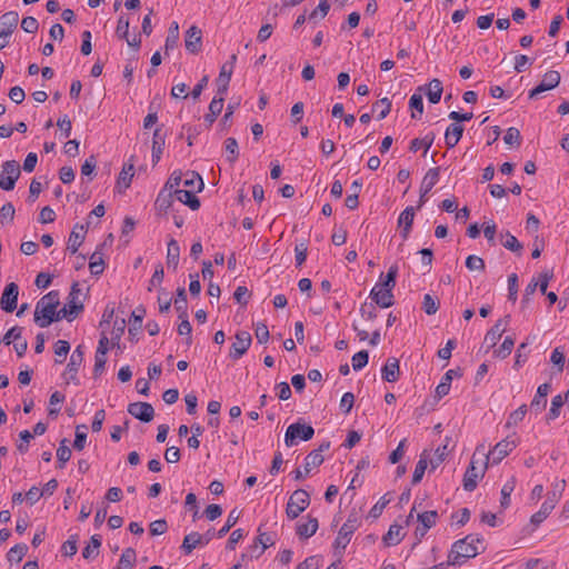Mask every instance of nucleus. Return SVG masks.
I'll return each instance as SVG.
<instances>
[{
	"label": "nucleus",
	"instance_id": "7ed1b4c3",
	"mask_svg": "<svg viewBox=\"0 0 569 569\" xmlns=\"http://www.w3.org/2000/svg\"><path fill=\"white\" fill-rule=\"evenodd\" d=\"M517 447L516 440L507 437L506 439L499 441L492 450L486 452V448L483 445L478 446L476 449L477 452H481V455L486 458L485 467L488 466V462L491 460L492 463H499L505 457H507L515 448Z\"/></svg>",
	"mask_w": 569,
	"mask_h": 569
},
{
	"label": "nucleus",
	"instance_id": "9b49d317",
	"mask_svg": "<svg viewBox=\"0 0 569 569\" xmlns=\"http://www.w3.org/2000/svg\"><path fill=\"white\" fill-rule=\"evenodd\" d=\"M236 341L231 345L229 356L233 360L240 359L249 349L252 342L251 335L248 331L236 333Z\"/></svg>",
	"mask_w": 569,
	"mask_h": 569
},
{
	"label": "nucleus",
	"instance_id": "7c9ffc66",
	"mask_svg": "<svg viewBox=\"0 0 569 569\" xmlns=\"http://www.w3.org/2000/svg\"><path fill=\"white\" fill-rule=\"evenodd\" d=\"M319 523L318 519L311 516H308L307 522H299L297 526V535L300 538H310L313 536L318 530Z\"/></svg>",
	"mask_w": 569,
	"mask_h": 569
},
{
	"label": "nucleus",
	"instance_id": "f257e3e1",
	"mask_svg": "<svg viewBox=\"0 0 569 569\" xmlns=\"http://www.w3.org/2000/svg\"><path fill=\"white\" fill-rule=\"evenodd\" d=\"M482 538L473 535L457 540L448 555L447 565L460 566L467 559L475 558L479 553L478 545H482Z\"/></svg>",
	"mask_w": 569,
	"mask_h": 569
},
{
	"label": "nucleus",
	"instance_id": "4d7b16f0",
	"mask_svg": "<svg viewBox=\"0 0 569 569\" xmlns=\"http://www.w3.org/2000/svg\"><path fill=\"white\" fill-rule=\"evenodd\" d=\"M449 442L450 439L446 438V443L436 449V458L430 460L431 469H436L445 460V457L450 451Z\"/></svg>",
	"mask_w": 569,
	"mask_h": 569
},
{
	"label": "nucleus",
	"instance_id": "ddd939ff",
	"mask_svg": "<svg viewBox=\"0 0 569 569\" xmlns=\"http://www.w3.org/2000/svg\"><path fill=\"white\" fill-rule=\"evenodd\" d=\"M476 452L472 456L470 466L467 468L465 476H463V489L466 491H473L478 485V479L482 478L485 476V470L487 467L483 466L482 469L478 470L475 466L476 463Z\"/></svg>",
	"mask_w": 569,
	"mask_h": 569
},
{
	"label": "nucleus",
	"instance_id": "603ef678",
	"mask_svg": "<svg viewBox=\"0 0 569 569\" xmlns=\"http://www.w3.org/2000/svg\"><path fill=\"white\" fill-rule=\"evenodd\" d=\"M560 80V73L556 70H550L543 74L540 83H542L548 90H551L559 86Z\"/></svg>",
	"mask_w": 569,
	"mask_h": 569
},
{
	"label": "nucleus",
	"instance_id": "a19ab883",
	"mask_svg": "<svg viewBox=\"0 0 569 569\" xmlns=\"http://www.w3.org/2000/svg\"><path fill=\"white\" fill-rule=\"evenodd\" d=\"M428 457H429V455L425 450L421 453L420 459L417 462L415 471H413V475H412V483L413 485H417V483H419L422 480L425 471H426V469L428 467Z\"/></svg>",
	"mask_w": 569,
	"mask_h": 569
},
{
	"label": "nucleus",
	"instance_id": "0e129e2a",
	"mask_svg": "<svg viewBox=\"0 0 569 569\" xmlns=\"http://www.w3.org/2000/svg\"><path fill=\"white\" fill-rule=\"evenodd\" d=\"M409 107L413 110L411 113V118L417 119V113L419 117L423 113V100L420 93H413L409 100Z\"/></svg>",
	"mask_w": 569,
	"mask_h": 569
},
{
	"label": "nucleus",
	"instance_id": "dca6fc26",
	"mask_svg": "<svg viewBox=\"0 0 569 569\" xmlns=\"http://www.w3.org/2000/svg\"><path fill=\"white\" fill-rule=\"evenodd\" d=\"M558 500H559V495L556 491H552L551 493H549L546 501L542 503L541 508L539 509V511H537L536 513H533L531 516V519H530L531 523L535 526H539L553 510Z\"/></svg>",
	"mask_w": 569,
	"mask_h": 569
},
{
	"label": "nucleus",
	"instance_id": "864d4df0",
	"mask_svg": "<svg viewBox=\"0 0 569 569\" xmlns=\"http://www.w3.org/2000/svg\"><path fill=\"white\" fill-rule=\"evenodd\" d=\"M439 307H440V301L438 298H436L429 293L425 295L423 301H422V309L427 315H429V316L435 315L438 311Z\"/></svg>",
	"mask_w": 569,
	"mask_h": 569
},
{
	"label": "nucleus",
	"instance_id": "9d476101",
	"mask_svg": "<svg viewBox=\"0 0 569 569\" xmlns=\"http://www.w3.org/2000/svg\"><path fill=\"white\" fill-rule=\"evenodd\" d=\"M21 333H22V328L14 326L7 331V333L4 335V337L2 339V341L6 345H11V343L13 345V348H14L18 357H22L26 353L27 348H28V342L26 339H23L21 337Z\"/></svg>",
	"mask_w": 569,
	"mask_h": 569
},
{
	"label": "nucleus",
	"instance_id": "2eb2a0df",
	"mask_svg": "<svg viewBox=\"0 0 569 569\" xmlns=\"http://www.w3.org/2000/svg\"><path fill=\"white\" fill-rule=\"evenodd\" d=\"M440 168H431L425 174L421 187H420V198L418 203V209H420L426 202V196L431 191V189L437 184L439 180Z\"/></svg>",
	"mask_w": 569,
	"mask_h": 569
},
{
	"label": "nucleus",
	"instance_id": "bb28decb",
	"mask_svg": "<svg viewBox=\"0 0 569 569\" xmlns=\"http://www.w3.org/2000/svg\"><path fill=\"white\" fill-rule=\"evenodd\" d=\"M86 234V227L82 224H76L71 231L68 240L67 249L74 254L79 247L82 244Z\"/></svg>",
	"mask_w": 569,
	"mask_h": 569
},
{
	"label": "nucleus",
	"instance_id": "69168bd1",
	"mask_svg": "<svg viewBox=\"0 0 569 569\" xmlns=\"http://www.w3.org/2000/svg\"><path fill=\"white\" fill-rule=\"evenodd\" d=\"M129 26H130L129 18L126 17L124 14H121L118 19V23H117V28H116V33L120 39L128 40Z\"/></svg>",
	"mask_w": 569,
	"mask_h": 569
},
{
	"label": "nucleus",
	"instance_id": "39448f33",
	"mask_svg": "<svg viewBox=\"0 0 569 569\" xmlns=\"http://www.w3.org/2000/svg\"><path fill=\"white\" fill-rule=\"evenodd\" d=\"M329 448L330 442L325 441L317 449L310 451L305 459L303 471L298 468L292 472L295 480H302L312 470V468L319 467L323 462L322 452Z\"/></svg>",
	"mask_w": 569,
	"mask_h": 569
},
{
	"label": "nucleus",
	"instance_id": "58836bf2",
	"mask_svg": "<svg viewBox=\"0 0 569 569\" xmlns=\"http://www.w3.org/2000/svg\"><path fill=\"white\" fill-rule=\"evenodd\" d=\"M443 88L442 82L439 79H432L429 82L427 97L429 102L431 103H438L441 99Z\"/></svg>",
	"mask_w": 569,
	"mask_h": 569
},
{
	"label": "nucleus",
	"instance_id": "5fc2aeb1",
	"mask_svg": "<svg viewBox=\"0 0 569 569\" xmlns=\"http://www.w3.org/2000/svg\"><path fill=\"white\" fill-rule=\"evenodd\" d=\"M418 521L421 523V526L423 527V530L425 529H430L431 527H433L437 522V519H438V512L435 511V510H431V511H425L422 513H419L418 515Z\"/></svg>",
	"mask_w": 569,
	"mask_h": 569
},
{
	"label": "nucleus",
	"instance_id": "37998d69",
	"mask_svg": "<svg viewBox=\"0 0 569 569\" xmlns=\"http://www.w3.org/2000/svg\"><path fill=\"white\" fill-rule=\"evenodd\" d=\"M173 196L174 194L172 192L164 191V189H162L156 199V208L166 212L172 206Z\"/></svg>",
	"mask_w": 569,
	"mask_h": 569
},
{
	"label": "nucleus",
	"instance_id": "f03ea898",
	"mask_svg": "<svg viewBox=\"0 0 569 569\" xmlns=\"http://www.w3.org/2000/svg\"><path fill=\"white\" fill-rule=\"evenodd\" d=\"M60 303L59 291L52 290L44 295L36 305L34 322L46 328L57 321L56 309Z\"/></svg>",
	"mask_w": 569,
	"mask_h": 569
},
{
	"label": "nucleus",
	"instance_id": "aec40b11",
	"mask_svg": "<svg viewBox=\"0 0 569 569\" xmlns=\"http://www.w3.org/2000/svg\"><path fill=\"white\" fill-rule=\"evenodd\" d=\"M202 33L197 26H191L186 32L184 46L190 53H198L201 48Z\"/></svg>",
	"mask_w": 569,
	"mask_h": 569
},
{
	"label": "nucleus",
	"instance_id": "13d9d810",
	"mask_svg": "<svg viewBox=\"0 0 569 569\" xmlns=\"http://www.w3.org/2000/svg\"><path fill=\"white\" fill-rule=\"evenodd\" d=\"M516 480L512 478L511 480L507 481L502 488H501V501L500 505L502 508H507L510 505V495L515 490Z\"/></svg>",
	"mask_w": 569,
	"mask_h": 569
},
{
	"label": "nucleus",
	"instance_id": "f8f14e48",
	"mask_svg": "<svg viewBox=\"0 0 569 569\" xmlns=\"http://www.w3.org/2000/svg\"><path fill=\"white\" fill-rule=\"evenodd\" d=\"M18 296H19L18 284L16 282L8 283L1 295V298H0L1 308L6 312L14 311L17 308Z\"/></svg>",
	"mask_w": 569,
	"mask_h": 569
},
{
	"label": "nucleus",
	"instance_id": "4c0bfd02",
	"mask_svg": "<svg viewBox=\"0 0 569 569\" xmlns=\"http://www.w3.org/2000/svg\"><path fill=\"white\" fill-rule=\"evenodd\" d=\"M174 307L179 313V318L188 317V301L184 288H178L177 297L174 299Z\"/></svg>",
	"mask_w": 569,
	"mask_h": 569
},
{
	"label": "nucleus",
	"instance_id": "de8ad7c7",
	"mask_svg": "<svg viewBox=\"0 0 569 569\" xmlns=\"http://www.w3.org/2000/svg\"><path fill=\"white\" fill-rule=\"evenodd\" d=\"M502 238H505V240H502L501 244L512 251V252H516L518 254L521 253V250H522V244L518 241V239L512 236L509 231H507L505 234H501Z\"/></svg>",
	"mask_w": 569,
	"mask_h": 569
},
{
	"label": "nucleus",
	"instance_id": "c85d7f7f",
	"mask_svg": "<svg viewBox=\"0 0 569 569\" xmlns=\"http://www.w3.org/2000/svg\"><path fill=\"white\" fill-rule=\"evenodd\" d=\"M102 248L103 244L98 246L96 251L90 257L89 269L93 276L101 274L104 270Z\"/></svg>",
	"mask_w": 569,
	"mask_h": 569
},
{
	"label": "nucleus",
	"instance_id": "0eeeda50",
	"mask_svg": "<svg viewBox=\"0 0 569 569\" xmlns=\"http://www.w3.org/2000/svg\"><path fill=\"white\" fill-rule=\"evenodd\" d=\"M18 22L17 11H8L0 17V50L9 44V38L17 29Z\"/></svg>",
	"mask_w": 569,
	"mask_h": 569
},
{
	"label": "nucleus",
	"instance_id": "052dcab7",
	"mask_svg": "<svg viewBox=\"0 0 569 569\" xmlns=\"http://www.w3.org/2000/svg\"><path fill=\"white\" fill-rule=\"evenodd\" d=\"M527 405H522L520 406L518 409H516L515 411H512L509 417H508V420H507V423H506V427L507 428H510L512 426H516L518 425L520 421L523 420L526 413H527Z\"/></svg>",
	"mask_w": 569,
	"mask_h": 569
},
{
	"label": "nucleus",
	"instance_id": "1a4fd4ad",
	"mask_svg": "<svg viewBox=\"0 0 569 569\" xmlns=\"http://www.w3.org/2000/svg\"><path fill=\"white\" fill-rule=\"evenodd\" d=\"M83 347L80 345L73 350L69 363L67 365L66 371L63 373V377L66 378L68 383L72 381L76 385H79L77 373L83 362Z\"/></svg>",
	"mask_w": 569,
	"mask_h": 569
},
{
	"label": "nucleus",
	"instance_id": "473e14b6",
	"mask_svg": "<svg viewBox=\"0 0 569 569\" xmlns=\"http://www.w3.org/2000/svg\"><path fill=\"white\" fill-rule=\"evenodd\" d=\"M232 72L233 71L231 70L230 66H229V68H226L223 66L221 67L219 77L217 78V86H218L217 94L218 96L224 98V94L228 91V87H229V82H230Z\"/></svg>",
	"mask_w": 569,
	"mask_h": 569
},
{
	"label": "nucleus",
	"instance_id": "6ab92c4d",
	"mask_svg": "<svg viewBox=\"0 0 569 569\" xmlns=\"http://www.w3.org/2000/svg\"><path fill=\"white\" fill-rule=\"evenodd\" d=\"M370 298L381 308H389L395 303L393 293L389 291V289H385L379 286H375L371 289Z\"/></svg>",
	"mask_w": 569,
	"mask_h": 569
},
{
	"label": "nucleus",
	"instance_id": "cd10ccee",
	"mask_svg": "<svg viewBox=\"0 0 569 569\" xmlns=\"http://www.w3.org/2000/svg\"><path fill=\"white\" fill-rule=\"evenodd\" d=\"M405 538V533L402 532V527L398 523H393L389 527L387 533L382 537V541L386 546H397Z\"/></svg>",
	"mask_w": 569,
	"mask_h": 569
},
{
	"label": "nucleus",
	"instance_id": "20e7f679",
	"mask_svg": "<svg viewBox=\"0 0 569 569\" xmlns=\"http://www.w3.org/2000/svg\"><path fill=\"white\" fill-rule=\"evenodd\" d=\"M313 427L299 420L287 428L284 433V443L287 447H293L298 443V440L308 441L313 437Z\"/></svg>",
	"mask_w": 569,
	"mask_h": 569
},
{
	"label": "nucleus",
	"instance_id": "774afa93",
	"mask_svg": "<svg viewBox=\"0 0 569 569\" xmlns=\"http://www.w3.org/2000/svg\"><path fill=\"white\" fill-rule=\"evenodd\" d=\"M182 183V173L180 171H173L169 179L167 180L163 189L164 191L172 192L174 194V190L179 189L178 187Z\"/></svg>",
	"mask_w": 569,
	"mask_h": 569
},
{
	"label": "nucleus",
	"instance_id": "3c124183",
	"mask_svg": "<svg viewBox=\"0 0 569 569\" xmlns=\"http://www.w3.org/2000/svg\"><path fill=\"white\" fill-rule=\"evenodd\" d=\"M432 143H433V136H426L422 139L416 138V139L411 140L409 149L412 152H417L419 149L423 148L425 149L423 154H426L427 151L432 146Z\"/></svg>",
	"mask_w": 569,
	"mask_h": 569
},
{
	"label": "nucleus",
	"instance_id": "c756f323",
	"mask_svg": "<svg viewBox=\"0 0 569 569\" xmlns=\"http://www.w3.org/2000/svg\"><path fill=\"white\" fill-rule=\"evenodd\" d=\"M463 133V127L458 123H451L445 133V141L448 148H453L458 144Z\"/></svg>",
	"mask_w": 569,
	"mask_h": 569
},
{
	"label": "nucleus",
	"instance_id": "4be33fe9",
	"mask_svg": "<svg viewBox=\"0 0 569 569\" xmlns=\"http://www.w3.org/2000/svg\"><path fill=\"white\" fill-rule=\"evenodd\" d=\"M258 537L254 540V545L252 546V551L256 552L252 555L254 558H259L267 548L274 545V539L271 533L262 532L261 528L258 529Z\"/></svg>",
	"mask_w": 569,
	"mask_h": 569
},
{
	"label": "nucleus",
	"instance_id": "09e8293b",
	"mask_svg": "<svg viewBox=\"0 0 569 569\" xmlns=\"http://www.w3.org/2000/svg\"><path fill=\"white\" fill-rule=\"evenodd\" d=\"M28 551L26 543H18L13 546L7 553L8 561L20 562Z\"/></svg>",
	"mask_w": 569,
	"mask_h": 569
},
{
	"label": "nucleus",
	"instance_id": "b1692460",
	"mask_svg": "<svg viewBox=\"0 0 569 569\" xmlns=\"http://www.w3.org/2000/svg\"><path fill=\"white\" fill-rule=\"evenodd\" d=\"M550 389L551 386L548 382L542 383L538 387L537 393L530 403L531 409L535 410L537 413L541 412L546 408L547 396Z\"/></svg>",
	"mask_w": 569,
	"mask_h": 569
},
{
	"label": "nucleus",
	"instance_id": "f3484780",
	"mask_svg": "<svg viewBox=\"0 0 569 569\" xmlns=\"http://www.w3.org/2000/svg\"><path fill=\"white\" fill-rule=\"evenodd\" d=\"M128 412L142 422H149L154 417V409L149 402H132L128 406Z\"/></svg>",
	"mask_w": 569,
	"mask_h": 569
},
{
	"label": "nucleus",
	"instance_id": "680f3d73",
	"mask_svg": "<svg viewBox=\"0 0 569 569\" xmlns=\"http://www.w3.org/2000/svg\"><path fill=\"white\" fill-rule=\"evenodd\" d=\"M515 339L509 336L506 337L502 345L497 350H495L496 357L500 359L507 358L511 353Z\"/></svg>",
	"mask_w": 569,
	"mask_h": 569
},
{
	"label": "nucleus",
	"instance_id": "49530a36",
	"mask_svg": "<svg viewBox=\"0 0 569 569\" xmlns=\"http://www.w3.org/2000/svg\"><path fill=\"white\" fill-rule=\"evenodd\" d=\"M391 110V101L382 98L372 104V112H378V119H385Z\"/></svg>",
	"mask_w": 569,
	"mask_h": 569
},
{
	"label": "nucleus",
	"instance_id": "bf43d9fd",
	"mask_svg": "<svg viewBox=\"0 0 569 569\" xmlns=\"http://www.w3.org/2000/svg\"><path fill=\"white\" fill-rule=\"evenodd\" d=\"M57 458L59 468H63L64 463L71 458V449L67 446V439L60 441V446L57 450Z\"/></svg>",
	"mask_w": 569,
	"mask_h": 569
},
{
	"label": "nucleus",
	"instance_id": "e2e57ef3",
	"mask_svg": "<svg viewBox=\"0 0 569 569\" xmlns=\"http://www.w3.org/2000/svg\"><path fill=\"white\" fill-rule=\"evenodd\" d=\"M566 402L565 398L561 395H557L551 400V407L548 413V420H555L560 415V409Z\"/></svg>",
	"mask_w": 569,
	"mask_h": 569
},
{
	"label": "nucleus",
	"instance_id": "412c9836",
	"mask_svg": "<svg viewBox=\"0 0 569 569\" xmlns=\"http://www.w3.org/2000/svg\"><path fill=\"white\" fill-rule=\"evenodd\" d=\"M415 219L413 207H407L398 218V226L401 228L400 234L403 240H407L411 231V227Z\"/></svg>",
	"mask_w": 569,
	"mask_h": 569
},
{
	"label": "nucleus",
	"instance_id": "c03bdc74",
	"mask_svg": "<svg viewBox=\"0 0 569 569\" xmlns=\"http://www.w3.org/2000/svg\"><path fill=\"white\" fill-rule=\"evenodd\" d=\"M136 561V551L133 548H127L123 550L119 563L118 569H132V566Z\"/></svg>",
	"mask_w": 569,
	"mask_h": 569
},
{
	"label": "nucleus",
	"instance_id": "a18cd8bd",
	"mask_svg": "<svg viewBox=\"0 0 569 569\" xmlns=\"http://www.w3.org/2000/svg\"><path fill=\"white\" fill-rule=\"evenodd\" d=\"M240 518V511H238L236 508L232 509L229 515H228V518H227V521L224 523V526L217 532V537L218 538H222L224 537L229 530L236 526V523L238 522Z\"/></svg>",
	"mask_w": 569,
	"mask_h": 569
},
{
	"label": "nucleus",
	"instance_id": "8fccbe9b",
	"mask_svg": "<svg viewBox=\"0 0 569 569\" xmlns=\"http://www.w3.org/2000/svg\"><path fill=\"white\" fill-rule=\"evenodd\" d=\"M70 351V343L66 340H58L54 343L56 363H62Z\"/></svg>",
	"mask_w": 569,
	"mask_h": 569
},
{
	"label": "nucleus",
	"instance_id": "c9c22d12",
	"mask_svg": "<svg viewBox=\"0 0 569 569\" xmlns=\"http://www.w3.org/2000/svg\"><path fill=\"white\" fill-rule=\"evenodd\" d=\"M223 101L224 98L219 96L218 98H213L210 102L209 112L204 116V121L208 126H211L216 121L218 114L222 111Z\"/></svg>",
	"mask_w": 569,
	"mask_h": 569
},
{
	"label": "nucleus",
	"instance_id": "ea45409f",
	"mask_svg": "<svg viewBox=\"0 0 569 569\" xmlns=\"http://www.w3.org/2000/svg\"><path fill=\"white\" fill-rule=\"evenodd\" d=\"M180 248L178 242L174 239H171L168 242V252H167V264L168 267H172L177 269L179 263Z\"/></svg>",
	"mask_w": 569,
	"mask_h": 569
},
{
	"label": "nucleus",
	"instance_id": "79ce46f5",
	"mask_svg": "<svg viewBox=\"0 0 569 569\" xmlns=\"http://www.w3.org/2000/svg\"><path fill=\"white\" fill-rule=\"evenodd\" d=\"M178 41H179V24H178V22L173 21V22H171V24L169 27L168 36L166 39V44H164L166 53H168V51L174 49L178 44Z\"/></svg>",
	"mask_w": 569,
	"mask_h": 569
},
{
	"label": "nucleus",
	"instance_id": "338daca9",
	"mask_svg": "<svg viewBox=\"0 0 569 569\" xmlns=\"http://www.w3.org/2000/svg\"><path fill=\"white\" fill-rule=\"evenodd\" d=\"M226 151L229 153L228 160L233 163L239 157V147L234 138H227L224 141Z\"/></svg>",
	"mask_w": 569,
	"mask_h": 569
},
{
	"label": "nucleus",
	"instance_id": "423d86ee",
	"mask_svg": "<svg viewBox=\"0 0 569 569\" xmlns=\"http://www.w3.org/2000/svg\"><path fill=\"white\" fill-rule=\"evenodd\" d=\"M310 503L309 493L303 489L296 490L289 498L286 513L289 519H296Z\"/></svg>",
	"mask_w": 569,
	"mask_h": 569
},
{
	"label": "nucleus",
	"instance_id": "a211bd4d",
	"mask_svg": "<svg viewBox=\"0 0 569 569\" xmlns=\"http://www.w3.org/2000/svg\"><path fill=\"white\" fill-rule=\"evenodd\" d=\"M509 316H506L503 319L498 320L495 326L491 327L490 330L487 331L485 336V343L488 348H493L502 333L506 331V326L509 323Z\"/></svg>",
	"mask_w": 569,
	"mask_h": 569
},
{
	"label": "nucleus",
	"instance_id": "72a5a7b5",
	"mask_svg": "<svg viewBox=\"0 0 569 569\" xmlns=\"http://www.w3.org/2000/svg\"><path fill=\"white\" fill-rule=\"evenodd\" d=\"M79 295H80L79 283L74 282L71 286V290L68 296V302L66 306L70 310H73L76 316H78L83 310V303L81 301H78Z\"/></svg>",
	"mask_w": 569,
	"mask_h": 569
},
{
	"label": "nucleus",
	"instance_id": "2f4dec72",
	"mask_svg": "<svg viewBox=\"0 0 569 569\" xmlns=\"http://www.w3.org/2000/svg\"><path fill=\"white\" fill-rule=\"evenodd\" d=\"M201 539V533L192 531L189 535L184 536L180 548L183 551V553L190 555L197 547H203Z\"/></svg>",
	"mask_w": 569,
	"mask_h": 569
},
{
	"label": "nucleus",
	"instance_id": "4468645a",
	"mask_svg": "<svg viewBox=\"0 0 569 569\" xmlns=\"http://www.w3.org/2000/svg\"><path fill=\"white\" fill-rule=\"evenodd\" d=\"M358 526V518L350 515L338 532L335 541L336 546L345 549L350 542L351 535L357 530Z\"/></svg>",
	"mask_w": 569,
	"mask_h": 569
},
{
	"label": "nucleus",
	"instance_id": "6e6d98bb",
	"mask_svg": "<svg viewBox=\"0 0 569 569\" xmlns=\"http://www.w3.org/2000/svg\"><path fill=\"white\" fill-rule=\"evenodd\" d=\"M397 274H398V266L397 264H392L389 268V270H388L383 281L381 283H379L378 286L381 287V288H385V289H389V291L392 292V289L396 286Z\"/></svg>",
	"mask_w": 569,
	"mask_h": 569
},
{
	"label": "nucleus",
	"instance_id": "5701e85b",
	"mask_svg": "<svg viewBox=\"0 0 569 569\" xmlns=\"http://www.w3.org/2000/svg\"><path fill=\"white\" fill-rule=\"evenodd\" d=\"M382 379L388 382H396L400 377L399 360L397 358H388L386 365L381 369Z\"/></svg>",
	"mask_w": 569,
	"mask_h": 569
},
{
	"label": "nucleus",
	"instance_id": "e433bc0d",
	"mask_svg": "<svg viewBox=\"0 0 569 569\" xmlns=\"http://www.w3.org/2000/svg\"><path fill=\"white\" fill-rule=\"evenodd\" d=\"M133 164L124 166L118 177L117 180V189L119 192H122V189L126 190L130 187L131 180L133 178Z\"/></svg>",
	"mask_w": 569,
	"mask_h": 569
},
{
	"label": "nucleus",
	"instance_id": "393cba45",
	"mask_svg": "<svg viewBox=\"0 0 569 569\" xmlns=\"http://www.w3.org/2000/svg\"><path fill=\"white\" fill-rule=\"evenodd\" d=\"M174 197L178 201L188 206L192 210H198L200 208V200L197 198L194 190L176 189Z\"/></svg>",
	"mask_w": 569,
	"mask_h": 569
},
{
	"label": "nucleus",
	"instance_id": "a878e982",
	"mask_svg": "<svg viewBox=\"0 0 569 569\" xmlns=\"http://www.w3.org/2000/svg\"><path fill=\"white\" fill-rule=\"evenodd\" d=\"M166 143V133L162 132L161 128H157L153 131L152 137V162L158 163L161 159L163 147Z\"/></svg>",
	"mask_w": 569,
	"mask_h": 569
},
{
	"label": "nucleus",
	"instance_id": "f704fd0d",
	"mask_svg": "<svg viewBox=\"0 0 569 569\" xmlns=\"http://www.w3.org/2000/svg\"><path fill=\"white\" fill-rule=\"evenodd\" d=\"M182 184L184 188H188L187 190H194L196 192H200L203 189L202 178L194 171H189L184 174Z\"/></svg>",
	"mask_w": 569,
	"mask_h": 569
},
{
	"label": "nucleus",
	"instance_id": "6e6552de",
	"mask_svg": "<svg viewBox=\"0 0 569 569\" xmlns=\"http://www.w3.org/2000/svg\"><path fill=\"white\" fill-rule=\"evenodd\" d=\"M20 173V166L17 161L9 160L3 162L2 172L0 174V188L6 191L12 190Z\"/></svg>",
	"mask_w": 569,
	"mask_h": 569
}]
</instances>
